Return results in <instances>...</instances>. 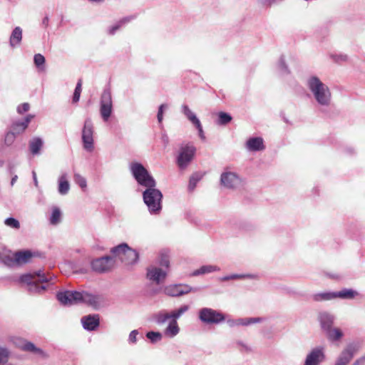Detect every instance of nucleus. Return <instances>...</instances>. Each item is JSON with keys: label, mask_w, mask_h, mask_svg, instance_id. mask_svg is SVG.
<instances>
[{"label": "nucleus", "mask_w": 365, "mask_h": 365, "mask_svg": "<svg viewBox=\"0 0 365 365\" xmlns=\"http://www.w3.org/2000/svg\"><path fill=\"white\" fill-rule=\"evenodd\" d=\"M29 108L30 106L28 103H24L17 107V112L19 114H23L24 113L28 111L29 110Z\"/></svg>", "instance_id": "nucleus-49"}, {"label": "nucleus", "mask_w": 365, "mask_h": 365, "mask_svg": "<svg viewBox=\"0 0 365 365\" xmlns=\"http://www.w3.org/2000/svg\"><path fill=\"white\" fill-rule=\"evenodd\" d=\"M230 279H231L230 275L225 276V277H223L222 278H221L222 281H227V280H230Z\"/></svg>", "instance_id": "nucleus-59"}, {"label": "nucleus", "mask_w": 365, "mask_h": 365, "mask_svg": "<svg viewBox=\"0 0 365 365\" xmlns=\"http://www.w3.org/2000/svg\"><path fill=\"white\" fill-rule=\"evenodd\" d=\"M169 255L167 251H162L160 254L159 264L165 268L169 267Z\"/></svg>", "instance_id": "nucleus-40"}, {"label": "nucleus", "mask_w": 365, "mask_h": 365, "mask_svg": "<svg viewBox=\"0 0 365 365\" xmlns=\"http://www.w3.org/2000/svg\"><path fill=\"white\" fill-rule=\"evenodd\" d=\"M263 319L261 317H252V318H245V319H228L227 323L231 327L235 326H247L251 324L262 322Z\"/></svg>", "instance_id": "nucleus-23"}, {"label": "nucleus", "mask_w": 365, "mask_h": 365, "mask_svg": "<svg viewBox=\"0 0 365 365\" xmlns=\"http://www.w3.org/2000/svg\"><path fill=\"white\" fill-rule=\"evenodd\" d=\"M61 212L59 208L54 207L52 210L50 222L52 225H57L61 221Z\"/></svg>", "instance_id": "nucleus-38"}, {"label": "nucleus", "mask_w": 365, "mask_h": 365, "mask_svg": "<svg viewBox=\"0 0 365 365\" xmlns=\"http://www.w3.org/2000/svg\"><path fill=\"white\" fill-rule=\"evenodd\" d=\"M81 86H82V81L80 79L76 84L74 91H78L79 93H81Z\"/></svg>", "instance_id": "nucleus-53"}, {"label": "nucleus", "mask_w": 365, "mask_h": 365, "mask_svg": "<svg viewBox=\"0 0 365 365\" xmlns=\"http://www.w3.org/2000/svg\"><path fill=\"white\" fill-rule=\"evenodd\" d=\"M130 172L138 183L145 187H155L156 182L147 169L140 163L130 164Z\"/></svg>", "instance_id": "nucleus-4"}, {"label": "nucleus", "mask_w": 365, "mask_h": 365, "mask_svg": "<svg viewBox=\"0 0 365 365\" xmlns=\"http://www.w3.org/2000/svg\"><path fill=\"white\" fill-rule=\"evenodd\" d=\"M133 19V16H128L120 19L115 25L111 26L109 29L108 33L110 35H113L120 28L130 21Z\"/></svg>", "instance_id": "nucleus-34"}, {"label": "nucleus", "mask_w": 365, "mask_h": 365, "mask_svg": "<svg viewBox=\"0 0 365 365\" xmlns=\"http://www.w3.org/2000/svg\"><path fill=\"white\" fill-rule=\"evenodd\" d=\"M11 352L9 348L0 345V365H10L9 363Z\"/></svg>", "instance_id": "nucleus-29"}, {"label": "nucleus", "mask_w": 365, "mask_h": 365, "mask_svg": "<svg viewBox=\"0 0 365 365\" xmlns=\"http://www.w3.org/2000/svg\"><path fill=\"white\" fill-rule=\"evenodd\" d=\"M9 341L16 348L24 351L37 354L43 358H46L47 354L40 348H38L31 341H29L21 337L11 336Z\"/></svg>", "instance_id": "nucleus-8"}, {"label": "nucleus", "mask_w": 365, "mask_h": 365, "mask_svg": "<svg viewBox=\"0 0 365 365\" xmlns=\"http://www.w3.org/2000/svg\"><path fill=\"white\" fill-rule=\"evenodd\" d=\"M245 148L251 152L263 150L264 149L263 139L260 137L250 138L247 140Z\"/></svg>", "instance_id": "nucleus-20"}, {"label": "nucleus", "mask_w": 365, "mask_h": 365, "mask_svg": "<svg viewBox=\"0 0 365 365\" xmlns=\"http://www.w3.org/2000/svg\"><path fill=\"white\" fill-rule=\"evenodd\" d=\"M23 30L20 26H16L9 37V45L11 48L19 46L22 41Z\"/></svg>", "instance_id": "nucleus-24"}, {"label": "nucleus", "mask_w": 365, "mask_h": 365, "mask_svg": "<svg viewBox=\"0 0 365 365\" xmlns=\"http://www.w3.org/2000/svg\"><path fill=\"white\" fill-rule=\"evenodd\" d=\"M256 276L254 274H230L231 279H245V278H250L254 279Z\"/></svg>", "instance_id": "nucleus-47"}, {"label": "nucleus", "mask_w": 365, "mask_h": 365, "mask_svg": "<svg viewBox=\"0 0 365 365\" xmlns=\"http://www.w3.org/2000/svg\"><path fill=\"white\" fill-rule=\"evenodd\" d=\"M307 87L317 102L321 106H329L331 102V92L329 87L318 77L312 76L307 79Z\"/></svg>", "instance_id": "nucleus-2"}, {"label": "nucleus", "mask_w": 365, "mask_h": 365, "mask_svg": "<svg viewBox=\"0 0 365 365\" xmlns=\"http://www.w3.org/2000/svg\"><path fill=\"white\" fill-rule=\"evenodd\" d=\"M196 152L195 147L191 143L181 145L177 158V163L180 169L185 168L192 160Z\"/></svg>", "instance_id": "nucleus-9"}, {"label": "nucleus", "mask_w": 365, "mask_h": 365, "mask_svg": "<svg viewBox=\"0 0 365 365\" xmlns=\"http://www.w3.org/2000/svg\"><path fill=\"white\" fill-rule=\"evenodd\" d=\"M146 336L152 343L158 342L163 338L162 334L158 331H148Z\"/></svg>", "instance_id": "nucleus-41"}, {"label": "nucleus", "mask_w": 365, "mask_h": 365, "mask_svg": "<svg viewBox=\"0 0 365 365\" xmlns=\"http://www.w3.org/2000/svg\"><path fill=\"white\" fill-rule=\"evenodd\" d=\"M326 332L327 334L328 339L331 341H337L343 336L341 330L339 328H330L327 330Z\"/></svg>", "instance_id": "nucleus-33"}, {"label": "nucleus", "mask_w": 365, "mask_h": 365, "mask_svg": "<svg viewBox=\"0 0 365 365\" xmlns=\"http://www.w3.org/2000/svg\"><path fill=\"white\" fill-rule=\"evenodd\" d=\"M58 300L63 305L85 303L97 309L104 305V298L86 292L64 291L56 295Z\"/></svg>", "instance_id": "nucleus-1"}, {"label": "nucleus", "mask_w": 365, "mask_h": 365, "mask_svg": "<svg viewBox=\"0 0 365 365\" xmlns=\"http://www.w3.org/2000/svg\"><path fill=\"white\" fill-rule=\"evenodd\" d=\"M331 58L336 63L345 62L348 60L347 55L342 53L332 54Z\"/></svg>", "instance_id": "nucleus-46"}, {"label": "nucleus", "mask_w": 365, "mask_h": 365, "mask_svg": "<svg viewBox=\"0 0 365 365\" xmlns=\"http://www.w3.org/2000/svg\"><path fill=\"white\" fill-rule=\"evenodd\" d=\"M352 365H365V356L356 360Z\"/></svg>", "instance_id": "nucleus-51"}, {"label": "nucleus", "mask_w": 365, "mask_h": 365, "mask_svg": "<svg viewBox=\"0 0 365 365\" xmlns=\"http://www.w3.org/2000/svg\"><path fill=\"white\" fill-rule=\"evenodd\" d=\"M4 224L14 229H19L20 228V223L18 220L14 218V217H8L4 220Z\"/></svg>", "instance_id": "nucleus-44"}, {"label": "nucleus", "mask_w": 365, "mask_h": 365, "mask_svg": "<svg viewBox=\"0 0 365 365\" xmlns=\"http://www.w3.org/2000/svg\"><path fill=\"white\" fill-rule=\"evenodd\" d=\"M157 118H158V122L160 123L162 122V120H163V115L161 114V113H158Z\"/></svg>", "instance_id": "nucleus-58"}, {"label": "nucleus", "mask_w": 365, "mask_h": 365, "mask_svg": "<svg viewBox=\"0 0 365 365\" xmlns=\"http://www.w3.org/2000/svg\"><path fill=\"white\" fill-rule=\"evenodd\" d=\"M45 58L43 55L37 53L34 55V61L38 71H44Z\"/></svg>", "instance_id": "nucleus-35"}, {"label": "nucleus", "mask_w": 365, "mask_h": 365, "mask_svg": "<svg viewBox=\"0 0 365 365\" xmlns=\"http://www.w3.org/2000/svg\"><path fill=\"white\" fill-rule=\"evenodd\" d=\"M181 111L184 115L194 125L200 121L196 115L190 109L187 105H182Z\"/></svg>", "instance_id": "nucleus-30"}, {"label": "nucleus", "mask_w": 365, "mask_h": 365, "mask_svg": "<svg viewBox=\"0 0 365 365\" xmlns=\"http://www.w3.org/2000/svg\"><path fill=\"white\" fill-rule=\"evenodd\" d=\"M194 125L195 126V128L197 129L198 130V135H199V137L202 140H205V133H204V131H203V129H202V126L201 125V123L200 121L197 122V123L194 124Z\"/></svg>", "instance_id": "nucleus-48"}, {"label": "nucleus", "mask_w": 365, "mask_h": 365, "mask_svg": "<svg viewBox=\"0 0 365 365\" xmlns=\"http://www.w3.org/2000/svg\"><path fill=\"white\" fill-rule=\"evenodd\" d=\"M115 260L110 256H105L96 258L91 262V267L93 271L98 273L109 272L113 267Z\"/></svg>", "instance_id": "nucleus-14"}, {"label": "nucleus", "mask_w": 365, "mask_h": 365, "mask_svg": "<svg viewBox=\"0 0 365 365\" xmlns=\"http://www.w3.org/2000/svg\"><path fill=\"white\" fill-rule=\"evenodd\" d=\"M143 197L151 214H157L161 210L163 195L155 187H147L143 192Z\"/></svg>", "instance_id": "nucleus-5"}, {"label": "nucleus", "mask_w": 365, "mask_h": 365, "mask_svg": "<svg viewBox=\"0 0 365 365\" xmlns=\"http://www.w3.org/2000/svg\"><path fill=\"white\" fill-rule=\"evenodd\" d=\"M32 175H33V179H34V185L36 187H38V180H37V178H36V174L35 173V171H33L32 172Z\"/></svg>", "instance_id": "nucleus-56"}, {"label": "nucleus", "mask_w": 365, "mask_h": 365, "mask_svg": "<svg viewBox=\"0 0 365 365\" xmlns=\"http://www.w3.org/2000/svg\"><path fill=\"white\" fill-rule=\"evenodd\" d=\"M113 112V101L111 92L109 88L104 89L100 101V113L103 121L108 120Z\"/></svg>", "instance_id": "nucleus-10"}, {"label": "nucleus", "mask_w": 365, "mask_h": 365, "mask_svg": "<svg viewBox=\"0 0 365 365\" xmlns=\"http://www.w3.org/2000/svg\"><path fill=\"white\" fill-rule=\"evenodd\" d=\"M168 108V106L166 104H162L160 106L159 108H158V113H161L163 115V111H164V109L167 108Z\"/></svg>", "instance_id": "nucleus-54"}, {"label": "nucleus", "mask_w": 365, "mask_h": 365, "mask_svg": "<svg viewBox=\"0 0 365 365\" xmlns=\"http://www.w3.org/2000/svg\"><path fill=\"white\" fill-rule=\"evenodd\" d=\"M48 21H49V19H48V16H45L42 21V24L45 26V27H47L48 25Z\"/></svg>", "instance_id": "nucleus-55"}, {"label": "nucleus", "mask_w": 365, "mask_h": 365, "mask_svg": "<svg viewBox=\"0 0 365 365\" xmlns=\"http://www.w3.org/2000/svg\"><path fill=\"white\" fill-rule=\"evenodd\" d=\"M220 267L215 266V265H210V264L203 265L200 269L194 271V272L192 273V275L197 276V275L207 274V273L213 272L215 271H220Z\"/></svg>", "instance_id": "nucleus-31"}, {"label": "nucleus", "mask_w": 365, "mask_h": 365, "mask_svg": "<svg viewBox=\"0 0 365 365\" xmlns=\"http://www.w3.org/2000/svg\"><path fill=\"white\" fill-rule=\"evenodd\" d=\"M70 188V185L67 180V174H62L58 179V192L61 195H66L68 193Z\"/></svg>", "instance_id": "nucleus-26"}, {"label": "nucleus", "mask_w": 365, "mask_h": 365, "mask_svg": "<svg viewBox=\"0 0 365 365\" xmlns=\"http://www.w3.org/2000/svg\"><path fill=\"white\" fill-rule=\"evenodd\" d=\"M17 135H16V133L12 131V130H9L8 131L6 135H5V138H4V143L6 145L9 146V145H11L16 138Z\"/></svg>", "instance_id": "nucleus-42"}, {"label": "nucleus", "mask_w": 365, "mask_h": 365, "mask_svg": "<svg viewBox=\"0 0 365 365\" xmlns=\"http://www.w3.org/2000/svg\"><path fill=\"white\" fill-rule=\"evenodd\" d=\"M319 319L322 328L327 331L331 328V326L334 321V317L327 312H322L319 314Z\"/></svg>", "instance_id": "nucleus-25"}, {"label": "nucleus", "mask_w": 365, "mask_h": 365, "mask_svg": "<svg viewBox=\"0 0 365 365\" xmlns=\"http://www.w3.org/2000/svg\"><path fill=\"white\" fill-rule=\"evenodd\" d=\"M357 351L358 348L356 344H349L336 358L334 365H348Z\"/></svg>", "instance_id": "nucleus-17"}, {"label": "nucleus", "mask_w": 365, "mask_h": 365, "mask_svg": "<svg viewBox=\"0 0 365 365\" xmlns=\"http://www.w3.org/2000/svg\"><path fill=\"white\" fill-rule=\"evenodd\" d=\"M220 182L228 189H235L241 185L242 180L235 173L225 171L221 174Z\"/></svg>", "instance_id": "nucleus-16"}, {"label": "nucleus", "mask_w": 365, "mask_h": 365, "mask_svg": "<svg viewBox=\"0 0 365 365\" xmlns=\"http://www.w3.org/2000/svg\"><path fill=\"white\" fill-rule=\"evenodd\" d=\"M197 288H193L187 284H175L166 286L164 292L166 295L173 297H180L190 292H195Z\"/></svg>", "instance_id": "nucleus-13"}, {"label": "nucleus", "mask_w": 365, "mask_h": 365, "mask_svg": "<svg viewBox=\"0 0 365 365\" xmlns=\"http://www.w3.org/2000/svg\"><path fill=\"white\" fill-rule=\"evenodd\" d=\"M155 322L158 324H163L165 323L168 319H172L170 313L166 312L165 311H161L154 315Z\"/></svg>", "instance_id": "nucleus-32"}, {"label": "nucleus", "mask_w": 365, "mask_h": 365, "mask_svg": "<svg viewBox=\"0 0 365 365\" xmlns=\"http://www.w3.org/2000/svg\"><path fill=\"white\" fill-rule=\"evenodd\" d=\"M138 334V330H133L129 334V338H128L129 342L132 343V344L135 343L136 342V336Z\"/></svg>", "instance_id": "nucleus-50"}, {"label": "nucleus", "mask_w": 365, "mask_h": 365, "mask_svg": "<svg viewBox=\"0 0 365 365\" xmlns=\"http://www.w3.org/2000/svg\"><path fill=\"white\" fill-rule=\"evenodd\" d=\"M81 322L85 329L93 331L99 325L98 315H88L82 317Z\"/></svg>", "instance_id": "nucleus-21"}, {"label": "nucleus", "mask_w": 365, "mask_h": 365, "mask_svg": "<svg viewBox=\"0 0 365 365\" xmlns=\"http://www.w3.org/2000/svg\"><path fill=\"white\" fill-rule=\"evenodd\" d=\"M74 182L78 185L82 189L87 187V182L84 177L78 173H75L73 176Z\"/></svg>", "instance_id": "nucleus-43"}, {"label": "nucleus", "mask_w": 365, "mask_h": 365, "mask_svg": "<svg viewBox=\"0 0 365 365\" xmlns=\"http://www.w3.org/2000/svg\"><path fill=\"white\" fill-rule=\"evenodd\" d=\"M81 96V93L78 91H74L73 96V103H76L78 102Z\"/></svg>", "instance_id": "nucleus-52"}, {"label": "nucleus", "mask_w": 365, "mask_h": 365, "mask_svg": "<svg viewBox=\"0 0 365 365\" xmlns=\"http://www.w3.org/2000/svg\"><path fill=\"white\" fill-rule=\"evenodd\" d=\"M359 295V293L352 289H343L339 292H328L315 294L313 296L314 301H327L335 298L351 299Z\"/></svg>", "instance_id": "nucleus-7"}, {"label": "nucleus", "mask_w": 365, "mask_h": 365, "mask_svg": "<svg viewBox=\"0 0 365 365\" xmlns=\"http://www.w3.org/2000/svg\"><path fill=\"white\" fill-rule=\"evenodd\" d=\"M164 140H166V141L168 140V137L167 136L164 137Z\"/></svg>", "instance_id": "nucleus-60"}, {"label": "nucleus", "mask_w": 365, "mask_h": 365, "mask_svg": "<svg viewBox=\"0 0 365 365\" xmlns=\"http://www.w3.org/2000/svg\"><path fill=\"white\" fill-rule=\"evenodd\" d=\"M179 331L180 328L177 321H175V319H171L165 330V334L169 337H173L179 333Z\"/></svg>", "instance_id": "nucleus-27"}, {"label": "nucleus", "mask_w": 365, "mask_h": 365, "mask_svg": "<svg viewBox=\"0 0 365 365\" xmlns=\"http://www.w3.org/2000/svg\"><path fill=\"white\" fill-rule=\"evenodd\" d=\"M189 309L188 305H182L179 309H175L170 312V316L172 319H177L180 318L184 313H185Z\"/></svg>", "instance_id": "nucleus-36"}, {"label": "nucleus", "mask_w": 365, "mask_h": 365, "mask_svg": "<svg viewBox=\"0 0 365 365\" xmlns=\"http://www.w3.org/2000/svg\"><path fill=\"white\" fill-rule=\"evenodd\" d=\"M325 359L324 349L316 347L307 355L304 365H319Z\"/></svg>", "instance_id": "nucleus-18"}, {"label": "nucleus", "mask_w": 365, "mask_h": 365, "mask_svg": "<svg viewBox=\"0 0 365 365\" xmlns=\"http://www.w3.org/2000/svg\"><path fill=\"white\" fill-rule=\"evenodd\" d=\"M20 279L21 282L27 284L28 289L31 293H41L46 289L50 278L43 272L38 271L22 275Z\"/></svg>", "instance_id": "nucleus-3"}, {"label": "nucleus", "mask_w": 365, "mask_h": 365, "mask_svg": "<svg viewBox=\"0 0 365 365\" xmlns=\"http://www.w3.org/2000/svg\"><path fill=\"white\" fill-rule=\"evenodd\" d=\"M167 276L166 271L161 268L150 266L147 269V277L149 280L160 284L164 282Z\"/></svg>", "instance_id": "nucleus-19"}, {"label": "nucleus", "mask_w": 365, "mask_h": 365, "mask_svg": "<svg viewBox=\"0 0 365 365\" xmlns=\"http://www.w3.org/2000/svg\"><path fill=\"white\" fill-rule=\"evenodd\" d=\"M43 146V140L40 138H34L29 142V148L33 155L39 153Z\"/></svg>", "instance_id": "nucleus-28"}, {"label": "nucleus", "mask_w": 365, "mask_h": 365, "mask_svg": "<svg viewBox=\"0 0 365 365\" xmlns=\"http://www.w3.org/2000/svg\"><path fill=\"white\" fill-rule=\"evenodd\" d=\"M278 69L281 74H287L289 73L288 68L285 64L284 60L283 58H280L278 62Z\"/></svg>", "instance_id": "nucleus-45"}, {"label": "nucleus", "mask_w": 365, "mask_h": 365, "mask_svg": "<svg viewBox=\"0 0 365 365\" xmlns=\"http://www.w3.org/2000/svg\"><path fill=\"white\" fill-rule=\"evenodd\" d=\"M202 175L200 173L193 174L189 181L188 189L190 191H192L196 187L197 183L200 180Z\"/></svg>", "instance_id": "nucleus-39"}, {"label": "nucleus", "mask_w": 365, "mask_h": 365, "mask_svg": "<svg viewBox=\"0 0 365 365\" xmlns=\"http://www.w3.org/2000/svg\"><path fill=\"white\" fill-rule=\"evenodd\" d=\"M17 179H18V176L16 175H15L14 176L12 177L11 180V186H13L14 185V183L16 182Z\"/></svg>", "instance_id": "nucleus-57"}, {"label": "nucleus", "mask_w": 365, "mask_h": 365, "mask_svg": "<svg viewBox=\"0 0 365 365\" xmlns=\"http://www.w3.org/2000/svg\"><path fill=\"white\" fill-rule=\"evenodd\" d=\"M31 257L32 253L30 251H19L13 254L12 256L5 257L4 263L9 266L26 264L29 262Z\"/></svg>", "instance_id": "nucleus-15"}, {"label": "nucleus", "mask_w": 365, "mask_h": 365, "mask_svg": "<svg viewBox=\"0 0 365 365\" xmlns=\"http://www.w3.org/2000/svg\"><path fill=\"white\" fill-rule=\"evenodd\" d=\"M33 118V115H28L22 121L14 122L11 126V130L14 131L17 135L22 133L26 129Z\"/></svg>", "instance_id": "nucleus-22"}, {"label": "nucleus", "mask_w": 365, "mask_h": 365, "mask_svg": "<svg viewBox=\"0 0 365 365\" xmlns=\"http://www.w3.org/2000/svg\"><path fill=\"white\" fill-rule=\"evenodd\" d=\"M111 252L125 264H133L138 259V252L130 248L126 244H121L111 249Z\"/></svg>", "instance_id": "nucleus-6"}, {"label": "nucleus", "mask_w": 365, "mask_h": 365, "mask_svg": "<svg viewBox=\"0 0 365 365\" xmlns=\"http://www.w3.org/2000/svg\"><path fill=\"white\" fill-rule=\"evenodd\" d=\"M93 132V123L90 118H87L82 130V141L83 148L88 152H92L94 149Z\"/></svg>", "instance_id": "nucleus-11"}, {"label": "nucleus", "mask_w": 365, "mask_h": 365, "mask_svg": "<svg viewBox=\"0 0 365 365\" xmlns=\"http://www.w3.org/2000/svg\"><path fill=\"white\" fill-rule=\"evenodd\" d=\"M199 319L204 323L219 324L225 321V317L221 312L211 308H202L199 311Z\"/></svg>", "instance_id": "nucleus-12"}, {"label": "nucleus", "mask_w": 365, "mask_h": 365, "mask_svg": "<svg viewBox=\"0 0 365 365\" xmlns=\"http://www.w3.org/2000/svg\"><path fill=\"white\" fill-rule=\"evenodd\" d=\"M232 120V116L225 112H220L218 113V119L217 123L218 125H226Z\"/></svg>", "instance_id": "nucleus-37"}]
</instances>
